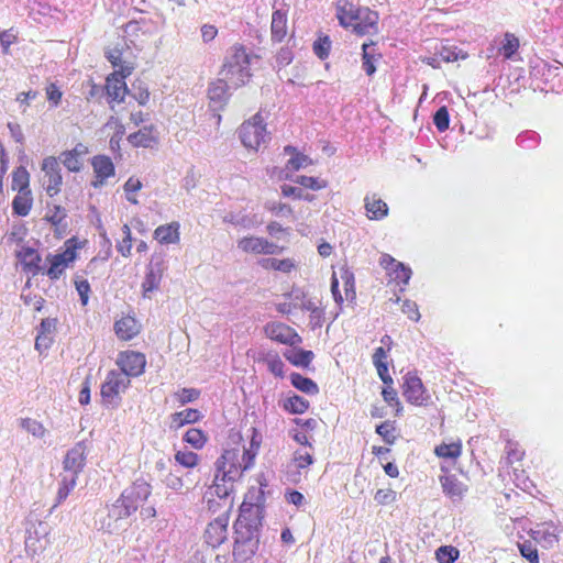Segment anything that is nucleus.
I'll list each match as a JSON object with an SVG mask.
<instances>
[{"instance_id": "f257e3e1", "label": "nucleus", "mask_w": 563, "mask_h": 563, "mask_svg": "<svg viewBox=\"0 0 563 563\" xmlns=\"http://www.w3.org/2000/svg\"><path fill=\"white\" fill-rule=\"evenodd\" d=\"M264 503L263 489L252 488L240 507V514L234 523L233 558L236 562H247L257 550L260 528L264 516Z\"/></svg>"}, {"instance_id": "f03ea898", "label": "nucleus", "mask_w": 563, "mask_h": 563, "mask_svg": "<svg viewBox=\"0 0 563 563\" xmlns=\"http://www.w3.org/2000/svg\"><path fill=\"white\" fill-rule=\"evenodd\" d=\"M150 495V484L136 481L132 486L125 488L113 504L96 512V526L109 533L119 531L126 523V519L143 505Z\"/></svg>"}, {"instance_id": "7ed1b4c3", "label": "nucleus", "mask_w": 563, "mask_h": 563, "mask_svg": "<svg viewBox=\"0 0 563 563\" xmlns=\"http://www.w3.org/2000/svg\"><path fill=\"white\" fill-rule=\"evenodd\" d=\"M256 456V452L244 445L225 449L216 462V472L220 479H240L243 473L250 470Z\"/></svg>"}, {"instance_id": "20e7f679", "label": "nucleus", "mask_w": 563, "mask_h": 563, "mask_svg": "<svg viewBox=\"0 0 563 563\" xmlns=\"http://www.w3.org/2000/svg\"><path fill=\"white\" fill-rule=\"evenodd\" d=\"M220 76L224 78L233 88H238L250 78V58L243 47H235L232 54L227 58Z\"/></svg>"}, {"instance_id": "39448f33", "label": "nucleus", "mask_w": 563, "mask_h": 563, "mask_svg": "<svg viewBox=\"0 0 563 563\" xmlns=\"http://www.w3.org/2000/svg\"><path fill=\"white\" fill-rule=\"evenodd\" d=\"M49 525L41 520H30L26 527L25 552L29 556L41 554L49 543Z\"/></svg>"}, {"instance_id": "423d86ee", "label": "nucleus", "mask_w": 563, "mask_h": 563, "mask_svg": "<svg viewBox=\"0 0 563 563\" xmlns=\"http://www.w3.org/2000/svg\"><path fill=\"white\" fill-rule=\"evenodd\" d=\"M239 135L243 145L251 150H257L262 143H266L269 139L260 113L255 114L249 121H245L239 131Z\"/></svg>"}, {"instance_id": "0eeeda50", "label": "nucleus", "mask_w": 563, "mask_h": 563, "mask_svg": "<svg viewBox=\"0 0 563 563\" xmlns=\"http://www.w3.org/2000/svg\"><path fill=\"white\" fill-rule=\"evenodd\" d=\"M130 385V378L126 374L118 371H110L101 385V397L107 405L118 406L120 395L124 393Z\"/></svg>"}, {"instance_id": "6e6552de", "label": "nucleus", "mask_w": 563, "mask_h": 563, "mask_svg": "<svg viewBox=\"0 0 563 563\" xmlns=\"http://www.w3.org/2000/svg\"><path fill=\"white\" fill-rule=\"evenodd\" d=\"M313 462V451H310L307 448L296 450L290 462L287 464V481L292 484H298L302 477L307 476L309 467Z\"/></svg>"}, {"instance_id": "1a4fd4ad", "label": "nucleus", "mask_w": 563, "mask_h": 563, "mask_svg": "<svg viewBox=\"0 0 563 563\" xmlns=\"http://www.w3.org/2000/svg\"><path fill=\"white\" fill-rule=\"evenodd\" d=\"M42 170L43 187L49 197L56 196L60 191L63 184V177L60 175V167L57 159L53 156H48L43 159Z\"/></svg>"}, {"instance_id": "9d476101", "label": "nucleus", "mask_w": 563, "mask_h": 563, "mask_svg": "<svg viewBox=\"0 0 563 563\" xmlns=\"http://www.w3.org/2000/svg\"><path fill=\"white\" fill-rule=\"evenodd\" d=\"M165 269L164 258L162 256H153L147 265L146 274L142 283V294L144 298H151L152 292L159 288Z\"/></svg>"}, {"instance_id": "9b49d317", "label": "nucleus", "mask_w": 563, "mask_h": 563, "mask_svg": "<svg viewBox=\"0 0 563 563\" xmlns=\"http://www.w3.org/2000/svg\"><path fill=\"white\" fill-rule=\"evenodd\" d=\"M117 365L120 367V373L126 374V377L140 376L145 368V355L141 352L124 351L118 355Z\"/></svg>"}, {"instance_id": "f8f14e48", "label": "nucleus", "mask_w": 563, "mask_h": 563, "mask_svg": "<svg viewBox=\"0 0 563 563\" xmlns=\"http://www.w3.org/2000/svg\"><path fill=\"white\" fill-rule=\"evenodd\" d=\"M132 66L122 67V73H120V76L112 74L107 78L104 91L109 103L122 102L124 100V97L128 92L124 77L129 76L132 73Z\"/></svg>"}, {"instance_id": "ddd939ff", "label": "nucleus", "mask_w": 563, "mask_h": 563, "mask_svg": "<svg viewBox=\"0 0 563 563\" xmlns=\"http://www.w3.org/2000/svg\"><path fill=\"white\" fill-rule=\"evenodd\" d=\"M379 264L387 271L394 282L401 285L400 290L402 291L411 278V268L404 263L396 261L389 254H383L380 256Z\"/></svg>"}, {"instance_id": "4468645a", "label": "nucleus", "mask_w": 563, "mask_h": 563, "mask_svg": "<svg viewBox=\"0 0 563 563\" xmlns=\"http://www.w3.org/2000/svg\"><path fill=\"white\" fill-rule=\"evenodd\" d=\"M404 396L407 401L417 406L424 405L430 398L422 380L413 373L405 375Z\"/></svg>"}, {"instance_id": "2eb2a0df", "label": "nucleus", "mask_w": 563, "mask_h": 563, "mask_svg": "<svg viewBox=\"0 0 563 563\" xmlns=\"http://www.w3.org/2000/svg\"><path fill=\"white\" fill-rule=\"evenodd\" d=\"M238 247L250 254H278L282 251L277 244L261 236H245L238 241Z\"/></svg>"}, {"instance_id": "dca6fc26", "label": "nucleus", "mask_w": 563, "mask_h": 563, "mask_svg": "<svg viewBox=\"0 0 563 563\" xmlns=\"http://www.w3.org/2000/svg\"><path fill=\"white\" fill-rule=\"evenodd\" d=\"M229 517L223 514L211 521L205 532L206 542L212 547H220L228 539Z\"/></svg>"}, {"instance_id": "f3484780", "label": "nucleus", "mask_w": 563, "mask_h": 563, "mask_svg": "<svg viewBox=\"0 0 563 563\" xmlns=\"http://www.w3.org/2000/svg\"><path fill=\"white\" fill-rule=\"evenodd\" d=\"M378 14L366 7H361L357 20L350 26L360 36L377 33Z\"/></svg>"}, {"instance_id": "a211bd4d", "label": "nucleus", "mask_w": 563, "mask_h": 563, "mask_svg": "<svg viewBox=\"0 0 563 563\" xmlns=\"http://www.w3.org/2000/svg\"><path fill=\"white\" fill-rule=\"evenodd\" d=\"M265 334L279 343L295 345L301 341L300 336L288 325L280 322H269L265 325Z\"/></svg>"}, {"instance_id": "6ab92c4d", "label": "nucleus", "mask_w": 563, "mask_h": 563, "mask_svg": "<svg viewBox=\"0 0 563 563\" xmlns=\"http://www.w3.org/2000/svg\"><path fill=\"white\" fill-rule=\"evenodd\" d=\"M87 448L84 442H78L73 446L64 459V470L69 475H77L82 471L86 464Z\"/></svg>"}, {"instance_id": "aec40b11", "label": "nucleus", "mask_w": 563, "mask_h": 563, "mask_svg": "<svg viewBox=\"0 0 563 563\" xmlns=\"http://www.w3.org/2000/svg\"><path fill=\"white\" fill-rule=\"evenodd\" d=\"M75 258L76 251L71 247H67L64 252L51 256L48 258L51 266L46 271V275L51 279H58L68 267V265L75 261Z\"/></svg>"}, {"instance_id": "412c9836", "label": "nucleus", "mask_w": 563, "mask_h": 563, "mask_svg": "<svg viewBox=\"0 0 563 563\" xmlns=\"http://www.w3.org/2000/svg\"><path fill=\"white\" fill-rule=\"evenodd\" d=\"M91 165L96 179L92 181L95 188L103 186L106 179L114 176V165L110 157L97 155L92 158Z\"/></svg>"}, {"instance_id": "4be33fe9", "label": "nucleus", "mask_w": 563, "mask_h": 563, "mask_svg": "<svg viewBox=\"0 0 563 563\" xmlns=\"http://www.w3.org/2000/svg\"><path fill=\"white\" fill-rule=\"evenodd\" d=\"M558 529L553 523L544 522L531 530L532 539L543 548H552L558 543Z\"/></svg>"}, {"instance_id": "5701e85b", "label": "nucleus", "mask_w": 563, "mask_h": 563, "mask_svg": "<svg viewBox=\"0 0 563 563\" xmlns=\"http://www.w3.org/2000/svg\"><path fill=\"white\" fill-rule=\"evenodd\" d=\"M141 331V324L139 321L131 317L124 316L115 321L114 332L117 336L122 341H130L135 338Z\"/></svg>"}, {"instance_id": "b1692460", "label": "nucleus", "mask_w": 563, "mask_h": 563, "mask_svg": "<svg viewBox=\"0 0 563 563\" xmlns=\"http://www.w3.org/2000/svg\"><path fill=\"white\" fill-rule=\"evenodd\" d=\"M336 18L340 25L350 27L357 20V13L361 7H357L349 0H338L335 3Z\"/></svg>"}, {"instance_id": "393cba45", "label": "nucleus", "mask_w": 563, "mask_h": 563, "mask_svg": "<svg viewBox=\"0 0 563 563\" xmlns=\"http://www.w3.org/2000/svg\"><path fill=\"white\" fill-rule=\"evenodd\" d=\"M179 222L159 225L154 231V238L162 244H176L180 240Z\"/></svg>"}, {"instance_id": "a878e982", "label": "nucleus", "mask_w": 563, "mask_h": 563, "mask_svg": "<svg viewBox=\"0 0 563 563\" xmlns=\"http://www.w3.org/2000/svg\"><path fill=\"white\" fill-rule=\"evenodd\" d=\"M365 209L367 211V217L371 220H380L385 218L388 213V207L385 201H383L376 195L366 196L364 199Z\"/></svg>"}, {"instance_id": "bb28decb", "label": "nucleus", "mask_w": 563, "mask_h": 563, "mask_svg": "<svg viewBox=\"0 0 563 563\" xmlns=\"http://www.w3.org/2000/svg\"><path fill=\"white\" fill-rule=\"evenodd\" d=\"M271 33L274 42H282L287 35V13L285 11L278 9L273 12Z\"/></svg>"}, {"instance_id": "cd10ccee", "label": "nucleus", "mask_w": 563, "mask_h": 563, "mask_svg": "<svg viewBox=\"0 0 563 563\" xmlns=\"http://www.w3.org/2000/svg\"><path fill=\"white\" fill-rule=\"evenodd\" d=\"M236 481L238 479H220L218 477V473L216 472L213 484L208 488L206 494L211 497L216 496L220 499H227L233 492V486Z\"/></svg>"}, {"instance_id": "c85d7f7f", "label": "nucleus", "mask_w": 563, "mask_h": 563, "mask_svg": "<svg viewBox=\"0 0 563 563\" xmlns=\"http://www.w3.org/2000/svg\"><path fill=\"white\" fill-rule=\"evenodd\" d=\"M19 257L25 272L31 273L33 276L41 272V256L35 250L31 247L23 249L19 253Z\"/></svg>"}, {"instance_id": "c756f323", "label": "nucleus", "mask_w": 563, "mask_h": 563, "mask_svg": "<svg viewBox=\"0 0 563 563\" xmlns=\"http://www.w3.org/2000/svg\"><path fill=\"white\" fill-rule=\"evenodd\" d=\"M33 205V198L31 191H21L13 198L12 209L13 212L19 217H26Z\"/></svg>"}, {"instance_id": "7c9ffc66", "label": "nucleus", "mask_w": 563, "mask_h": 563, "mask_svg": "<svg viewBox=\"0 0 563 563\" xmlns=\"http://www.w3.org/2000/svg\"><path fill=\"white\" fill-rule=\"evenodd\" d=\"M200 418V412L197 409H185L179 412H175L170 416V428L179 429L186 423H194Z\"/></svg>"}, {"instance_id": "2f4dec72", "label": "nucleus", "mask_w": 563, "mask_h": 563, "mask_svg": "<svg viewBox=\"0 0 563 563\" xmlns=\"http://www.w3.org/2000/svg\"><path fill=\"white\" fill-rule=\"evenodd\" d=\"M362 68L366 75L372 76L376 71L375 62L379 58V55L374 53V43H364L362 45Z\"/></svg>"}, {"instance_id": "473e14b6", "label": "nucleus", "mask_w": 563, "mask_h": 563, "mask_svg": "<svg viewBox=\"0 0 563 563\" xmlns=\"http://www.w3.org/2000/svg\"><path fill=\"white\" fill-rule=\"evenodd\" d=\"M133 146L148 147L155 141L153 126H144L128 137Z\"/></svg>"}, {"instance_id": "72a5a7b5", "label": "nucleus", "mask_w": 563, "mask_h": 563, "mask_svg": "<svg viewBox=\"0 0 563 563\" xmlns=\"http://www.w3.org/2000/svg\"><path fill=\"white\" fill-rule=\"evenodd\" d=\"M284 356L295 366L308 367L311 361L313 360L314 354L312 351L294 349L286 352Z\"/></svg>"}, {"instance_id": "f704fd0d", "label": "nucleus", "mask_w": 563, "mask_h": 563, "mask_svg": "<svg viewBox=\"0 0 563 563\" xmlns=\"http://www.w3.org/2000/svg\"><path fill=\"white\" fill-rule=\"evenodd\" d=\"M230 88H233L232 85H230V82L221 77L216 82H212L208 89L210 100L216 102L224 101L228 97V90Z\"/></svg>"}, {"instance_id": "c9c22d12", "label": "nucleus", "mask_w": 563, "mask_h": 563, "mask_svg": "<svg viewBox=\"0 0 563 563\" xmlns=\"http://www.w3.org/2000/svg\"><path fill=\"white\" fill-rule=\"evenodd\" d=\"M440 483L443 492L451 498H461L463 494V485L452 475L441 476Z\"/></svg>"}, {"instance_id": "e433bc0d", "label": "nucleus", "mask_w": 563, "mask_h": 563, "mask_svg": "<svg viewBox=\"0 0 563 563\" xmlns=\"http://www.w3.org/2000/svg\"><path fill=\"white\" fill-rule=\"evenodd\" d=\"M290 382L294 387L308 395H316L319 391L318 385L312 379L298 373H292L290 375Z\"/></svg>"}, {"instance_id": "4c0bfd02", "label": "nucleus", "mask_w": 563, "mask_h": 563, "mask_svg": "<svg viewBox=\"0 0 563 563\" xmlns=\"http://www.w3.org/2000/svg\"><path fill=\"white\" fill-rule=\"evenodd\" d=\"M12 189L18 192L31 191L30 189V174L25 167L19 166L14 169L12 175Z\"/></svg>"}, {"instance_id": "58836bf2", "label": "nucleus", "mask_w": 563, "mask_h": 563, "mask_svg": "<svg viewBox=\"0 0 563 563\" xmlns=\"http://www.w3.org/2000/svg\"><path fill=\"white\" fill-rule=\"evenodd\" d=\"M260 265L265 269H274L283 273H289L295 267V263L290 258L278 260L274 257L261 260Z\"/></svg>"}, {"instance_id": "ea45409f", "label": "nucleus", "mask_w": 563, "mask_h": 563, "mask_svg": "<svg viewBox=\"0 0 563 563\" xmlns=\"http://www.w3.org/2000/svg\"><path fill=\"white\" fill-rule=\"evenodd\" d=\"M434 452L439 457L455 461L462 453V443L461 441L442 443L435 448Z\"/></svg>"}, {"instance_id": "a19ab883", "label": "nucleus", "mask_w": 563, "mask_h": 563, "mask_svg": "<svg viewBox=\"0 0 563 563\" xmlns=\"http://www.w3.org/2000/svg\"><path fill=\"white\" fill-rule=\"evenodd\" d=\"M76 483L77 477L75 475L65 474L63 476L57 492L55 507L67 498L69 493L75 488Z\"/></svg>"}, {"instance_id": "79ce46f5", "label": "nucleus", "mask_w": 563, "mask_h": 563, "mask_svg": "<svg viewBox=\"0 0 563 563\" xmlns=\"http://www.w3.org/2000/svg\"><path fill=\"white\" fill-rule=\"evenodd\" d=\"M285 152L287 154H290L291 157L289 158L287 163V167H289L292 170H299L301 168H306L311 164V159L302 154L295 153V148L291 146H286Z\"/></svg>"}, {"instance_id": "37998d69", "label": "nucleus", "mask_w": 563, "mask_h": 563, "mask_svg": "<svg viewBox=\"0 0 563 563\" xmlns=\"http://www.w3.org/2000/svg\"><path fill=\"white\" fill-rule=\"evenodd\" d=\"M284 407L291 413H303L308 409L309 402L303 397L294 395L286 399Z\"/></svg>"}, {"instance_id": "c03bdc74", "label": "nucleus", "mask_w": 563, "mask_h": 563, "mask_svg": "<svg viewBox=\"0 0 563 563\" xmlns=\"http://www.w3.org/2000/svg\"><path fill=\"white\" fill-rule=\"evenodd\" d=\"M184 440L192 448L199 450L206 444L207 435L200 429L190 428L185 433Z\"/></svg>"}, {"instance_id": "a18cd8bd", "label": "nucleus", "mask_w": 563, "mask_h": 563, "mask_svg": "<svg viewBox=\"0 0 563 563\" xmlns=\"http://www.w3.org/2000/svg\"><path fill=\"white\" fill-rule=\"evenodd\" d=\"M460 555V551L452 545H442L435 551V559L439 563H454Z\"/></svg>"}, {"instance_id": "49530a36", "label": "nucleus", "mask_w": 563, "mask_h": 563, "mask_svg": "<svg viewBox=\"0 0 563 563\" xmlns=\"http://www.w3.org/2000/svg\"><path fill=\"white\" fill-rule=\"evenodd\" d=\"M60 159L69 172H79L81 168V162L76 150L62 153Z\"/></svg>"}, {"instance_id": "de8ad7c7", "label": "nucleus", "mask_w": 563, "mask_h": 563, "mask_svg": "<svg viewBox=\"0 0 563 563\" xmlns=\"http://www.w3.org/2000/svg\"><path fill=\"white\" fill-rule=\"evenodd\" d=\"M175 460L181 466L191 468L198 464L199 457H198V454H196L192 451L183 450V451H178L175 454Z\"/></svg>"}, {"instance_id": "09e8293b", "label": "nucleus", "mask_w": 563, "mask_h": 563, "mask_svg": "<svg viewBox=\"0 0 563 563\" xmlns=\"http://www.w3.org/2000/svg\"><path fill=\"white\" fill-rule=\"evenodd\" d=\"M21 428L26 430L29 433L36 438H43L45 434V428L43 424L34 419L24 418L20 422Z\"/></svg>"}, {"instance_id": "8fccbe9b", "label": "nucleus", "mask_w": 563, "mask_h": 563, "mask_svg": "<svg viewBox=\"0 0 563 563\" xmlns=\"http://www.w3.org/2000/svg\"><path fill=\"white\" fill-rule=\"evenodd\" d=\"M124 191H125V196H126V199L133 203V205H137L139 201L135 197V192H137L141 188H142V183L140 181V179L137 178H134V177H130L124 186Z\"/></svg>"}, {"instance_id": "3c124183", "label": "nucleus", "mask_w": 563, "mask_h": 563, "mask_svg": "<svg viewBox=\"0 0 563 563\" xmlns=\"http://www.w3.org/2000/svg\"><path fill=\"white\" fill-rule=\"evenodd\" d=\"M66 217V209L57 205H54L52 208L48 207V210L45 214V219L53 225H59Z\"/></svg>"}, {"instance_id": "603ef678", "label": "nucleus", "mask_w": 563, "mask_h": 563, "mask_svg": "<svg viewBox=\"0 0 563 563\" xmlns=\"http://www.w3.org/2000/svg\"><path fill=\"white\" fill-rule=\"evenodd\" d=\"M433 123L440 132L449 129L450 115L445 106L439 108L433 115Z\"/></svg>"}, {"instance_id": "864d4df0", "label": "nucleus", "mask_w": 563, "mask_h": 563, "mask_svg": "<svg viewBox=\"0 0 563 563\" xmlns=\"http://www.w3.org/2000/svg\"><path fill=\"white\" fill-rule=\"evenodd\" d=\"M519 47V41L512 34H506L505 40L501 46L503 54L505 58L509 59L517 52Z\"/></svg>"}, {"instance_id": "5fc2aeb1", "label": "nucleus", "mask_w": 563, "mask_h": 563, "mask_svg": "<svg viewBox=\"0 0 563 563\" xmlns=\"http://www.w3.org/2000/svg\"><path fill=\"white\" fill-rule=\"evenodd\" d=\"M294 181L312 190H319L327 187V181L310 176H298Z\"/></svg>"}, {"instance_id": "6e6d98bb", "label": "nucleus", "mask_w": 563, "mask_h": 563, "mask_svg": "<svg viewBox=\"0 0 563 563\" xmlns=\"http://www.w3.org/2000/svg\"><path fill=\"white\" fill-rule=\"evenodd\" d=\"M397 499V493L391 488L378 489L374 495V500L378 505H390Z\"/></svg>"}, {"instance_id": "4d7b16f0", "label": "nucleus", "mask_w": 563, "mask_h": 563, "mask_svg": "<svg viewBox=\"0 0 563 563\" xmlns=\"http://www.w3.org/2000/svg\"><path fill=\"white\" fill-rule=\"evenodd\" d=\"M331 48V41L328 36L320 37L313 43V52L320 59L328 58Z\"/></svg>"}, {"instance_id": "13d9d810", "label": "nucleus", "mask_w": 563, "mask_h": 563, "mask_svg": "<svg viewBox=\"0 0 563 563\" xmlns=\"http://www.w3.org/2000/svg\"><path fill=\"white\" fill-rule=\"evenodd\" d=\"M76 290L80 297L82 306H86L89 300L90 285L86 279L80 278L78 275L74 278Z\"/></svg>"}, {"instance_id": "bf43d9fd", "label": "nucleus", "mask_w": 563, "mask_h": 563, "mask_svg": "<svg viewBox=\"0 0 563 563\" xmlns=\"http://www.w3.org/2000/svg\"><path fill=\"white\" fill-rule=\"evenodd\" d=\"M122 231H123L124 238L118 244L117 249H118V252L121 253V255L126 257V256H130L131 249H132L131 230L128 224H124L122 227Z\"/></svg>"}, {"instance_id": "052dcab7", "label": "nucleus", "mask_w": 563, "mask_h": 563, "mask_svg": "<svg viewBox=\"0 0 563 563\" xmlns=\"http://www.w3.org/2000/svg\"><path fill=\"white\" fill-rule=\"evenodd\" d=\"M341 278L344 284L346 299L355 298L354 275L349 269H342Z\"/></svg>"}, {"instance_id": "680f3d73", "label": "nucleus", "mask_w": 563, "mask_h": 563, "mask_svg": "<svg viewBox=\"0 0 563 563\" xmlns=\"http://www.w3.org/2000/svg\"><path fill=\"white\" fill-rule=\"evenodd\" d=\"M376 432L383 438V440L386 443H388V444L394 443V441H395V435L393 433L394 427L389 421H385V422L380 423L379 426H377Z\"/></svg>"}, {"instance_id": "e2e57ef3", "label": "nucleus", "mask_w": 563, "mask_h": 563, "mask_svg": "<svg viewBox=\"0 0 563 563\" xmlns=\"http://www.w3.org/2000/svg\"><path fill=\"white\" fill-rule=\"evenodd\" d=\"M520 553L530 563H539V555L537 549L530 542H523L519 545Z\"/></svg>"}, {"instance_id": "0e129e2a", "label": "nucleus", "mask_w": 563, "mask_h": 563, "mask_svg": "<svg viewBox=\"0 0 563 563\" xmlns=\"http://www.w3.org/2000/svg\"><path fill=\"white\" fill-rule=\"evenodd\" d=\"M164 482L168 488H170L175 492H181L185 488L184 479L181 478V476H179L175 473H169L165 477Z\"/></svg>"}, {"instance_id": "69168bd1", "label": "nucleus", "mask_w": 563, "mask_h": 563, "mask_svg": "<svg viewBox=\"0 0 563 563\" xmlns=\"http://www.w3.org/2000/svg\"><path fill=\"white\" fill-rule=\"evenodd\" d=\"M199 391L195 388H183L176 394L178 401L181 405L195 401L199 397Z\"/></svg>"}, {"instance_id": "338daca9", "label": "nucleus", "mask_w": 563, "mask_h": 563, "mask_svg": "<svg viewBox=\"0 0 563 563\" xmlns=\"http://www.w3.org/2000/svg\"><path fill=\"white\" fill-rule=\"evenodd\" d=\"M401 310L404 313H406L408 316L409 319H411L413 321H418L420 319L418 306L413 301L405 300L401 306Z\"/></svg>"}, {"instance_id": "774afa93", "label": "nucleus", "mask_w": 563, "mask_h": 563, "mask_svg": "<svg viewBox=\"0 0 563 563\" xmlns=\"http://www.w3.org/2000/svg\"><path fill=\"white\" fill-rule=\"evenodd\" d=\"M285 499L288 504L295 505L296 507H301L306 504L305 496L298 490H287Z\"/></svg>"}]
</instances>
